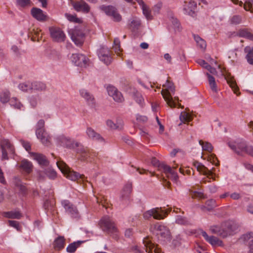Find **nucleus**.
<instances>
[{"label":"nucleus","mask_w":253,"mask_h":253,"mask_svg":"<svg viewBox=\"0 0 253 253\" xmlns=\"http://www.w3.org/2000/svg\"><path fill=\"white\" fill-rule=\"evenodd\" d=\"M163 87L161 94L167 104L171 108L176 107L178 104L174 101L172 97L175 90L173 84L167 80L166 83L163 84Z\"/></svg>","instance_id":"nucleus-1"},{"label":"nucleus","mask_w":253,"mask_h":253,"mask_svg":"<svg viewBox=\"0 0 253 253\" xmlns=\"http://www.w3.org/2000/svg\"><path fill=\"white\" fill-rule=\"evenodd\" d=\"M100 225L103 231L112 235L114 238L117 239V228L110 217L106 216L102 217L100 220Z\"/></svg>","instance_id":"nucleus-2"},{"label":"nucleus","mask_w":253,"mask_h":253,"mask_svg":"<svg viewBox=\"0 0 253 253\" xmlns=\"http://www.w3.org/2000/svg\"><path fill=\"white\" fill-rule=\"evenodd\" d=\"M232 227L231 224L227 222L222 224L221 226H211L210 227V230L212 233L216 234L220 237L224 238L232 233Z\"/></svg>","instance_id":"nucleus-3"},{"label":"nucleus","mask_w":253,"mask_h":253,"mask_svg":"<svg viewBox=\"0 0 253 253\" xmlns=\"http://www.w3.org/2000/svg\"><path fill=\"white\" fill-rule=\"evenodd\" d=\"M56 165L61 172L66 175L68 179L73 181H76L79 179H83L84 175H80L79 173L71 170L64 162H57Z\"/></svg>","instance_id":"nucleus-4"},{"label":"nucleus","mask_w":253,"mask_h":253,"mask_svg":"<svg viewBox=\"0 0 253 253\" xmlns=\"http://www.w3.org/2000/svg\"><path fill=\"white\" fill-rule=\"evenodd\" d=\"M150 231L158 238L163 239L169 238L170 232L169 229L162 223L157 222L152 225L150 227Z\"/></svg>","instance_id":"nucleus-5"},{"label":"nucleus","mask_w":253,"mask_h":253,"mask_svg":"<svg viewBox=\"0 0 253 253\" xmlns=\"http://www.w3.org/2000/svg\"><path fill=\"white\" fill-rule=\"evenodd\" d=\"M68 33L72 40L77 45L80 46L83 43L84 33L82 28L76 27L69 29Z\"/></svg>","instance_id":"nucleus-6"},{"label":"nucleus","mask_w":253,"mask_h":253,"mask_svg":"<svg viewBox=\"0 0 253 253\" xmlns=\"http://www.w3.org/2000/svg\"><path fill=\"white\" fill-rule=\"evenodd\" d=\"M100 8L114 22H120L122 21V16L116 7L112 5H103L100 6Z\"/></svg>","instance_id":"nucleus-7"},{"label":"nucleus","mask_w":253,"mask_h":253,"mask_svg":"<svg viewBox=\"0 0 253 253\" xmlns=\"http://www.w3.org/2000/svg\"><path fill=\"white\" fill-rule=\"evenodd\" d=\"M166 212L161 208H155L146 211L143 216L146 220L149 219L151 217L155 219L160 220L164 219L166 216Z\"/></svg>","instance_id":"nucleus-8"},{"label":"nucleus","mask_w":253,"mask_h":253,"mask_svg":"<svg viewBox=\"0 0 253 253\" xmlns=\"http://www.w3.org/2000/svg\"><path fill=\"white\" fill-rule=\"evenodd\" d=\"M70 60L75 65L81 67H86L89 65V59L82 54H72Z\"/></svg>","instance_id":"nucleus-9"},{"label":"nucleus","mask_w":253,"mask_h":253,"mask_svg":"<svg viewBox=\"0 0 253 253\" xmlns=\"http://www.w3.org/2000/svg\"><path fill=\"white\" fill-rule=\"evenodd\" d=\"M61 204L65 209L66 212L72 218H79L80 214L76 206H74L68 200H63L62 201Z\"/></svg>","instance_id":"nucleus-10"},{"label":"nucleus","mask_w":253,"mask_h":253,"mask_svg":"<svg viewBox=\"0 0 253 253\" xmlns=\"http://www.w3.org/2000/svg\"><path fill=\"white\" fill-rule=\"evenodd\" d=\"M143 245L147 253H163L158 245L153 243L148 238L143 240Z\"/></svg>","instance_id":"nucleus-11"},{"label":"nucleus","mask_w":253,"mask_h":253,"mask_svg":"<svg viewBox=\"0 0 253 253\" xmlns=\"http://www.w3.org/2000/svg\"><path fill=\"white\" fill-rule=\"evenodd\" d=\"M107 91L108 95L112 97L116 102H122L124 101V98L122 93L115 86L112 85L108 86Z\"/></svg>","instance_id":"nucleus-12"},{"label":"nucleus","mask_w":253,"mask_h":253,"mask_svg":"<svg viewBox=\"0 0 253 253\" xmlns=\"http://www.w3.org/2000/svg\"><path fill=\"white\" fill-rule=\"evenodd\" d=\"M229 147L237 155L242 156L243 152H245L247 144L245 141L229 142Z\"/></svg>","instance_id":"nucleus-13"},{"label":"nucleus","mask_w":253,"mask_h":253,"mask_svg":"<svg viewBox=\"0 0 253 253\" xmlns=\"http://www.w3.org/2000/svg\"><path fill=\"white\" fill-rule=\"evenodd\" d=\"M98 55L101 61L105 64L109 65L112 62L110 50L105 47H101L98 50Z\"/></svg>","instance_id":"nucleus-14"},{"label":"nucleus","mask_w":253,"mask_h":253,"mask_svg":"<svg viewBox=\"0 0 253 253\" xmlns=\"http://www.w3.org/2000/svg\"><path fill=\"white\" fill-rule=\"evenodd\" d=\"M55 139L57 143L60 146L69 149H73L76 147L75 143L76 142H74L68 137L61 135L57 136Z\"/></svg>","instance_id":"nucleus-15"},{"label":"nucleus","mask_w":253,"mask_h":253,"mask_svg":"<svg viewBox=\"0 0 253 253\" xmlns=\"http://www.w3.org/2000/svg\"><path fill=\"white\" fill-rule=\"evenodd\" d=\"M49 31L51 37L54 41L61 42L65 40V35L60 28L51 27L49 28Z\"/></svg>","instance_id":"nucleus-16"},{"label":"nucleus","mask_w":253,"mask_h":253,"mask_svg":"<svg viewBox=\"0 0 253 253\" xmlns=\"http://www.w3.org/2000/svg\"><path fill=\"white\" fill-rule=\"evenodd\" d=\"M132 191V184L126 183L124 187L121 196V200L124 205H127L129 203L130 195Z\"/></svg>","instance_id":"nucleus-17"},{"label":"nucleus","mask_w":253,"mask_h":253,"mask_svg":"<svg viewBox=\"0 0 253 253\" xmlns=\"http://www.w3.org/2000/svg\"><path fill=\"white\" fill-rule=\"evenodd\" d=\"M162 170L167 175V177L171 179L172 180L174 181H176L178 178V176L177 173L175 172L173 169H175L177 166L172 167H170L169 166L166 165H162Z\"/></svg>","instance_id":"nucleus-18"},{"label":"nucleus","mask_w":253,"mask_h":253,"mask_svg":"<svg viewBox=\"0 0 253 253\" xmlns=\"http://www.w3.org/2000/svg\"><path fill=\"white\" fill-rule=\"evenodd\" d=\"M31 157L36 160L41 167H47L49 164L46 156L42 154L35 152H29Z\"/></svg>","instance_id":"nucleus-19"},{"label":"nucleus","mask_w":253,"mask_h":253,"mask_svg":"<svg viewBox=\"0 0 253 253\" xmlns=\"http://www.w3.org/2000/svg\"><path fill=\"white\" fill-rule=\"evenodd\" d=\"M75 146L78 147L77 153L80 155L79 159L81 161H86L89 158V150L87 148L84 147L78 142L75 143Z\"/></svg>","instance_id":"nucleus-20"},{"label":"nucleus","mask_w":253,"mask_h":253,"mask_svg":"<svg viewBox=\"0 0 253 253\" xmlns=\"http://www.w3.org/2000/svg\"><path fill=\"white\" fill-rule=\"evenodd\" d=\"M31 12L32 16L38 21L43 22L47 19L46 13L40 8L34 7L31 9Z\"/></svg>","instance_id":"nucleus-21"},{"label":"nucleus","mask_w":253,"mask_h":253,"mask_svg":"<svg viewBox=\"0 0 253 253\" xmlns=\"http://www.w3.org/2000/svg\"><path fill=\"white\" fill-rule=\"evenodd\" d=\"M202 235L204 237L205 239L209 242L212 246H223V243L222 241L219 240L217 237L213 236H209L207 233L203 231L201 232Z\"/></svg>","instance_id":"nucleus-22"},{"label":"nucleus","mask_w":253,"mask_h":253,"mask_svg":"<svg viewBox=\"0 0 253 253\" xmlns=\"http://www.w3.org/2000/svg\"><path fill=\"white\" fill-rule=\"evenodd\" d=\"M72 6L77 11L87 13L90 10L89 6L84 1L72 2Z\"/></svg>","instance_id":"nucleus-23"},{"label":"nucleus","mask_w":253,"mask_h":253,"mask_svg":"<svg viewBox=\"0 0 253 253\" xmlns=\"http://www.w3.org/2000/svg\"><path fill=\"white\" fill-rule=\"evenodd\" d=\"M86 133L88 137L92 140L102 142L105 141L104 139L100 135V134L96 132L90 127H87Z\"/></svg>","instance_id":"nucleus-24"},{"label":"nucleus","mask_w":253,"mask_h":253,"mask_svg":"<svg viewBox=\"0 0 253 253\" xmlns=\"http://www.w3.org/2000/svg\"><path fill=\"white\" fill-rule=\"evenodd\" d=\"M36 133L38 138L41 140L43 144L47 146L50 144V137L44 129L36 130Z\"/></svg>","instance_id":"nucleus-25"},{"label":"nucleus","mask_w":253,"mask_h":253,"mask_svg":"<svg viewBox=\"0 0 253 253\" xmlns=\"http://www.w3.org/2000/svg\"><path fill=\"white\" fill-rule=\"evenodd\" d=\"M81 96L84 98L89 105H93L95 104V99L93 96L86 90L83 89L80 90Z\"/></svg>","instance_id":"nucleus-26"},{"label":"nucleus","mask_w":253,"mask_h":253,"mask_svg":"<svg viewBox=\"0 0 253 253\" xmlns=\"http://www.w3.org/2000/svg\"><path fill=\"white\" fill-rule=\"evenodd\" d=\"M185 3L186 4L184 5V10L187 14H192L197 7L196 2L192 0H190L188 3H187V2H185Z\"/></svg>","instance_id":"nucleus-27"},{"label":"nucleus","mask_w":253,"mask_h":253,"mask_svg":"<svg viewBox=\"0 0 253 253\" xmlns=\"http://www.w3.org/2000/svg\"><path fill=\"white\" fill-rule=\"evenodd\" d=\"M0 148L7 149L9 153L13 154L14 149L8 139H3L0 141Z\"/></svg>","instance_id":"nucleus-28"},{"label":"nucleus","mask_w":253,"mask_h":253,"mask_svg":"<svg viewBox=\"0 0 253 253\" xmlns=\"http://www.w3.org/2000/svg\"><path fill=\"white\" fill-rule=\"evenodd\" d=\"M65 239L63 236H59L54 241L53 246L56 250L60 251L64 248Z\"/></svg>","instance_id":"nucleus-29"},{"label":"nucleus","mask_w":253,"mask_h":253,"mask_svg":"<svg viewBox=\"0 0 253 253\" xmlns=\"http://www.w3.org/2000/svg\"><path fill=\"white\" fill-rule=\"evenodd\" d=\"M4 216L8 218L19 219L22 217V213L19 211H12L5 212Z\"/></svg>","instance_id":"nucleus-30"},{"label":"nucleus","mask_w":253,"mask_h":253,"mask_svg":"<svg viewBox=\"0 0 253 253\" xmlns=\"http://www.w3.org/2000/svg\"><path fill=\"white\" fill-rule=\"evenodd\" d=\"M10 92L8 90L4 89L0 92V101L2 104L10 102Z\"/></svg>","instance_id":"nucleus-31"},{"label":"nucleus","mask_w":253,"mask_h":253,"mask_svg":"<svg viewBox=\"0 0 253 253\" xmlns=\"http://www.w3.org/2000/svg\"><path fill=\"white\" fill-rule=\"evenodd\" d=\"M227 83L229 84L230 86L232 88L234 93L239 95L240 93L238 92L239 88L237 85L234 79L232 77H227L226 78Z\"/></svg>","instance_id":"nucleus-32"},{"label":"nucleus","mask_w":253,"mask_h":253,"mask_svg":"<svg viewBox=\"0 0 253 253\" xmlns=\"http://www.w3.org/2000/svg\"><path fill=\"white\" fill-rule=\"evenodd\" d=\"M244 50L247 53L246 58L248 62L250 64L253 65V47L246 46Z\"/></svg>","instance_id":"nucleus-33"},{"label":"nucleus","mask_w":253,"mask_h":253,"mask_svg":"<svg viewBox=\"0 0 253 253\" xmlns=\"http://www.w3.org/2000/svg\"><path fill=\"white\" fill-rule=\"evenodd\" d=\"M9 104L14 109L17 110H24L23 105L19 101L17 98L12 97L10 99Z\"/></svg>","instance_id":"nucleus-34"},{"label":"nucleus","mask_w":253,"mask_h":253,"mask_svg":"<svg viewBox=\"0 0 253 253\" xmlns=\"http://www.w3.org/2000/svg\"><path fill=\"white\" fill-rule=\"evenodd\" d=\"M20 90L23 92H30L32 91V83L28 82L21 83L18 85Z\"/></svg>","instance_id":"nucleus-35"},{"label":"nucleus","mask_w":253,"mask_h":253,"mask_svg":"<svg viewBox=\"0 0 253 253\" xmlns=\"http://www.w3.org/2000/svg\"><path fill=\"white\" fill-rule=\"evenodd\" d=\"M20 167L27 173H30L32 170V164L26 160H22L21 162Z\"/></svg>","instance_id":"nucleus-36"},{"label":"nucleus","mask_w":253,"mask_h":253,"mask_svg":"<svg viewBox=\"0 0 253 253\" xmlns=\"http://www.w3.org/2000/svg\"><path fill=\"white\" fill-rule=\"evenodd\" d=\"M46 88V84L42 82H35L32 83V91L34 90L38 91H42L45 90Z\"/></svg>","instance_id":"nucleus-37"},{"label":"nucleus","mask_w":253,"mask_h":253,"mask_svg":"<svg viewBox=\"0 0 253 253\" xmlns=\"http://www.w3.org/2000/svg\"><path fill=\"white\" fill-rule=\"evenodd\" d=\"M206 75L208 78L209 84L211 89L212 91L216 92L217 91V86L214 78L208 73Z\"/></svg>","instance_id":"nucleus-38"},{"label":"nucleus","mask_w":253,"mask_h":253,"mask_svg":"<svg viewBox=\"0 0 253 253\" xmlns=\"http://www.w3.org/2000/svg\"><path fill=\"white\" fill-rule=\"evenodd\" d=\"M243 238L245 241H248L250 251L249 253H253V232H250L244 235Z\"/></svg>","instance_id":"nucleus-39"},{"label":"nucleus","mask_w":253,"mask_h":253,"mask_svg":"<svg viewBox=\"0 0 253 253\" xmlns=\"http://www.w3.org/2000/svg\"><path fill=\"white\" fill-rule=\"evenodd\" d=\"M190 112H181L179 119L182 123H185L192 120V115L190 113Z\"/></svg>","instance_id":"nucleus-40"},{"label":"nucleus","mask_w":253,"mask_h":253,"mask_svg":"<svg viewBox=\"0 0 253 253\" xmlns=\"http://www.w3.org/2000/svg\"><path fill=\"white\" fill-rule=\"evenodd\" d=\"M84 242V241H78L77 242H74L70 244L67 247L66 251L68 253H74L77 248L80 246V245Z\"/></svg>","instance_id":"nucleus-41"},{"label":"nucleus","mask_w":253,"mask_h":253,"mask_svg":"<svg viewBox=\"0 0 253 253\" xmlns=\"http://www.w3.org/2000/svg\"><path fill=\"white\" fill-rule=\"evenodd\" d=\"M236 35L243 38H246L250 40H253V35L246 29H240L237 32Z\"/></svg>","instance_id":"nucleus-42"},{"label":"nucleus","mask_w":253,"mask_h":253,"mask_svg":"<svg viewBox=\"0 0 253 253\" xmlns=\"http://www.w3.org/2000/svg\"><path fill=\"white\" fill-rule=\"evenodd\" d=\"M143 13L146 18L147 20H151L152 19V15L151 14V11L149 7L146 5H143L142 7H141Z\"/></svg>","instance_id":"nucleus-43"},{"label":"nucleus","mask_w":253,"mask_h":253,"mask_svg":"<svg viewBox=\"0 0 253 253\" xmlns=\"http://www.w3.org/2000/svg\"><path fill=\"white\" fill-rule=\"evenodd\" d=\"M200 145L202 146V149L204 151L211 152L213 150V147L211 143L206 142L204 143L202 140H199Z\"/></svg>","instance_id":"nucleus-44"},{"label":"nucleus","mask_w":253,"mask_h":253,"mask_svg":"<svg viewBox=\"0 0 253 253\" xmlns=\"http://www.w3.org/2000/svg\"><path fill=\"white\" fill-rule=\"evenodd\" d=\"M50 179H54L57 175L56 171L52 169L48 168L43 172Z\"/></svg>","instance_id":"nucleus-45"},{"label":"nucleus","mask_w":253,"mask_h":253,"mask_svg":"<svg viewBox=\"0 0 253 253\" xmlns=\"http://www.w3.org/2000/svg\"><path fill=\"white\" fill-rule=\"evenodd\" d=\"M141 25L140 20L137 18H134L131 21L130 27L133 30L138 29Z\"/></svg>","instance_id":"nucleus-46"},{"label":"nucleus","mask_w":253,"mask_h":253,"mask_svg":"<svg viewBox=\"0 0 253 253\" xmlns=\"http://www.w3.org/2000/svg\"><path fill=\"white\" fill-rule=\"evenodd\" d=\"M194 39L200 48L201 49H205L206 48V43L204 40L198 36H194Z\"/></svg>","instance_id":"nucleus-47"},{"label":"nucleus","mask_w":253,"mask_h":253,"mask_svg":"<svg viewBox=\"0 0 253 253\" xmlns=\"http://www.w3.org/2000/svg\"><path fill=\"white\" fill-rule=\"evenodd\" d=\"M65 16L66 18L70 22L75 23H81L82 20L77 18L76 15H72L69 13H65Z\"/></svg>","instance_id":"nucleus-48"},{"label":"nucleus","mask_w":253,"mask_h":253,"mask_svg":"<svg viewBox=\"0 0 253 253\" xmlns=\"http://www.w3.org/2000/svg\"><path fill=\"white\" fill-rule=\"evenodd\" d=\"M244 8L246 11L253 12V0H244Z\"/></svg>","instance_id":"nucleus-49"},{"label":"nucleus","mask_w":253,"mask_h":253,"mask_svg":"<svg viewBox=\"0 0 253 253\" xmlns=\"http://www.w3.org/2000/svg\"><path fill=\"white\" fill-rule=\"evenodd\" d=\"M242 20L241 17L239 15H234L230 18V23L232 24H239Z\"/></svg>","instance_id":"nucleus-50"},{"label":"nucleus","mask_w":253,"mask_h":253,"mask_svg":"<svg viewBox=\"0 0 253 253\" xmlns=\"http://www.w3.org/2000/svg\"><path fill=\"white\" fill-rule=\"evenodd\" d=\"M151 164L153 166L158 168L160 170H162V167H161L162 165H166L165 163H160L159 161L155 157L152 158Z\"/></svg>","instance_id":"nucleus-51"},{"label":"nucleus","mask_w":253,"mask_h":253,"mask_svg":"<svg viewBox=\"0 0 253 253\" xmlns=\"http://www.w3.org/2000/svg\"><path fill=\"white\" fill-rule=\"evenodd\" d=\"M201 166H200L199 169H197L198 171L202 173L204 175L211 174V171H210L207 168H206L202 164H201Z\"/></svg>","instance_id":"nucleus-52"},{"label":"nucleus","mask_w":253,"mask_h":253,"mask_svg":"<svg viewBox=\"0 0 253 253\" xmlns=\"http://www.w3.org/2000/svg\"><path fill=\"white\" fill-rule=\"evenodd\" d=\"M134 99L135 100V101L139 104H140V105H142V104L144 102V99L142 97V95L140 93H139L138 92H136L134 94Z\"/></svg>","instance_id":"nucleus-53"},{"label":"nucleus","mask_w":253,"mask_h":253,"mask_svg":"<svg viewBox=\"0 0 253 253\" xmlns=\"http://www.w3.org/2000/svg\"><path fill=\"white\" fill-rule=\"evenodd\" d=\"M9 225L17 229V231L21 230V227L18 221L15 220H8Z\"/></svg>","instance_id":"nucleus-54"},{"label":"nucleus","mask_w":253,"mask_h":253,"mask_svg":"<svg viewBox=\"0 0 253 253\" xmlns=\"http://www.w3.org/2000/svg\"><path fill=\"white\" fill-rule=\"evenodd\" d=\"M137 121L141 124H145L148 121V118L145 116L137 115Z\"/></svg>","instance_id":"nucleus-55"},{"label":"nucleus","mask_w":253,"mask_h":253,"mask_svg":"<svg viewBox=\"0 0 253 253\" xmlns=\"http://www.w3.org/2000/svg\"><path fill=\"white\" fill-rule=\"evenodd\" d=\"M30 0H17V5L21 7H24L29 5L30 4Z\"/></svg>","instance_id":"nucleus-56"},{"label":"nucleus","mask_w":253,"mask_h":253,"mask_svg":"<svg viewBox=\"0 0 253 253\" xmlns=\"http://www.w3.org/2000/svg\"><path fill=\"white\" fill-rule=\"evenodd\" d=\"M20 142H21V144L22 145L23 147L25 149V150L27 151H28L29 153L30 152L29 151L31 149V145L30 143L28 141H25L23 140H21L20 141Z\"/></svg>","instance_id":"nucleus-57"},{"label":"nucleus","mask_w":253,"mask_h":253,"mask_svg":"<svg viewBox=\"0 0 253 253\" xmlns=\"http://www.w3.org/2000/svg\"><path fill=\"white\" fill-rule=\"evenodd\" d=\"M44 126V121L42 119L40 120L37 125V129L36 130H38L39 129H40L41 130H43L44 129L43 128Z\"/></svg>","instance_id":"nucleus-58"},{"label":"nucleus","mask_w":253,"mask_h":253,"mask_svg":"<svg viewBox=\"0 0 253 253\" xmlns=\"http://www.w3.org/2000/svg\"><path fill=\"white\" fill-rule=\"evenodd\" d=\"M245 153L253 157V146L247 145Z\"/></svg>","instance_id":"nucleus-59"},{"label":"nucleus","mask_w":253,"mask_h":253,"mask_svg":"<svg viewBox=\"0 0 253 253\" xmlns=\"http://www.w3.org/2000/svg\"><path fill=\"white\" fill-rule=\"evenodd\" d=\"M1 152H2V160H8V153H9L7 149H5L4 148H1Z\"/></svg>","instance_id":"nucleus-60"},{"label":"nucleus","mask_w":253,"mask_h":253,"mask_svg":"<svg viewBox=\"0 0 253 253\" xmlns=\"http://www.w3.org/2000/svg\"><path fill=\"white\" fill-rule=\"evenodd\" d=\"M106 124L108 126L112 129H117V124H115L111 120H107ZM120 127V126H119Z\"/></svg>","instance_id":"nucleus-61"},{"label":"nucleus","mask_w":253,"mask_h":253,"mask_svg":"<svg viewBox=\"0 0 253 253\" xmlns=\"http://www.w3.org/2000/svg\"><path fill=\"white\" fill-rule=\"evenodd\" d=\"M192 197L199 198L200 199H203L205 198L203 193L197 191L193 192V193L192 194Z\"/></svg>","instance_id":"nucleus-62"},{"label":"nucleus","mask_w":253,"mask_h":253,"mask_svg":"<svg viewBox=\"0 0 253 253\" xmlns=\"http://www.w3.org/2000/svg\"><path fill=\"white\" fill-rule=\"evenodd\" d=\"M197 63L200 65L201 66H202L203 68H205V69L207 68V66H209V64L205 62V60L203 59H199L197 60Z\"/></svg>","instance_id":"nucleus-63"},{"label":"nucleus","mask_w":253,"mask_h":253,"mask_svg":"<svg viewBox=\"0 0 253 253\" xmlns=\"http://www.w3.org/2000/svg\"><path fill=\"white\" fill-rule=\"evenodd\" d=\"M196 251L198 253H205V250L201 247L199 244H197L195 247Z\"/></svg>","instance_id":"nucleus-64"}]
</instances>
